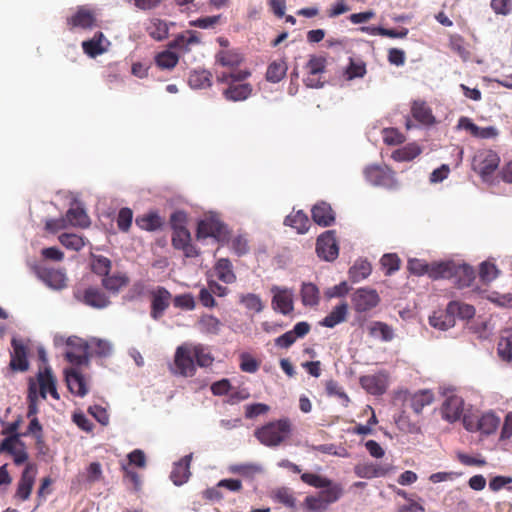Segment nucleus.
I'll use <instances>...</instances> for the list:
<instances>
[{"instance_id":"69168bd1","label":"nucleus","mask_w":512,"mask_h":512,"mask_svg":"<svg viewBox=\"0 0 512 512\" xmlns=\"http://www.w3.org/2000/svg\"><path fill=\"white\" fill-rule=\"evenodd\" d=\"M133 220V212L130 208H121L118 212L116 223L117 227L122 232H128Z\"/></svg>"},{"instance_id":"412c9836","label":"nucleus","mask_w":512,"mask_h":512,"mask_svg":"<svg viewBox=\"0 0 512 512\" xmlns=\"http://www.w3.org/2000/svg\"><path fill=\"white\" fill-rule=\"evenodd\" d=\"M13 351L11 352V359L9 366L13 371L25 372L29 368V361L27 358L28 350L22 341L15 338L11 341Z\"/></svg>"},{"instance_id":"2f4dec72","label":"nucleus","mask_w":512,"mask_h":512,"mask_svg":"<svg viewBox=\"0 0 512 512\" xmlns=\"http://www.w3.org/2000/svg\"><path fill=\"white\" fill-rule=\"evenodd\" d=\"M252 93V86L248 83L233 82L223 91V96L228 101L246 100Z\"/></svg>"},{"instance_id":"a211bd4d","label":"nucleus","mask_w":512,"mask_h":512,"mask_svg":"<svg viewBox=\"0 0 512 512\" xmlns=\"http://www.w3.org/2000/svg\"><path fill=\"white\" fill-rule=\"evenodd\" d=\"M311 330V325L306 321L298 322L292 330L277 337L274 342L279 348H290L299 338H304Z\"/></svg>"},{"instance_id":"de8ad7c7","label":"nucleus","mask_w":512,"mask_h":512,"mask_svg":"<svg viewBox=\"0 0 512 512\" xmlns=\"http://www.w3.org/2000/svg\"><path fill=\"white\" fill-rule=\"evenodd\" d=\"M368 331L370 336L380 338L385 342L391 341L394 337L393 329L388 324L381 321L372 322L368 327Z\"/></svg>"},{"instance_id":"79ce46f5","label":"nucleus","mask_w":512,"mask_h":512,"mask_svg":"<svg viewBox=\"0 0 512 512\" xmlns=\"http://www.w3.org/2000/svg\"><path fill=\"white\" fill-rule=\"evenodd\" d=\"M287 69V64L283 59L273 61L267 67L266 80L271 83L280 82L285 77Z\"/></svg>"},{"instance_id":"ddd939ff","label":"nucleus","mask_w":512,"mask_h":512,"mask_svg":"<svg viewBox=\"0 0 512 512\" xmlns=\"http://www.w3.org/2000/svg\"><path fill=\"white\" fill-rule=\"evenodd\" d=\"M353 308L356 312H367L380 303V297L375 289L359 288L351 298Z\"/></svg>"},{"instance_id":"338daca9","label":"nucleus","mask_w":512,"mask_h":512,"mask_svg":"<svg viewBox=\"0 0 512 512\" xmlns=\"http://www.w3.org/2000/svg\"><path fill=\"white\" fill-rule=\"evenodd\" d=\"M325 390L328 396H335L343 400L345 405H347L350 401L349 396L343 390V388L339 385V383L333 379L326 381Z\"/></svg>"},{"instance_id":"e433bc0d","label":"nucleus","mask_w":512,"mask_h":512,"mask_svg":"<svg viewBox=\"0 0 512 512\" xmlns=\"http://www.w3.org/2000/svg\"><path fill=\"white\" fill-rule=\"evenodd\" d=\"M324 488V490L319 491L317 494L328 509L331 504L337 502L342 497L343 487L341 484L330 480V485H326Z\"/></svg>"},{"instance_id":"72a5a7b5","label":"nucleus","mask_w":512,"mask_h":512,"mask_svg":"<svg viewBox=\"0 0 512 512\" xmlns=\"http://www.w3.org/2000/svg\"><path fill=\"white\" fill-rule=\"evenodd\" d=\"M284 225L294 228L299 234H304L308 231L310 222L307 214L298 210L286 216Z\"/></svg>"},{"instance_id":"774afa93","label":"nucleus","mask_w":512,"mask_h":512,"mask_svg":"<svg viewBox=\"0 0 512 512\" xmlns=\"http://www.w3.org/2000/svg\"><path fill=\"white\" fill-rule=\"evenodd\" d=\"M111 269V261L105 256H96L92 261V270L94 273L107 276Z\"/></svg>"},{"instance_id":"393cba45","label":"nucleus","mask_w":512,"mask_h":512,"mask_svg":"<svg viewBox=\"0 0 512 512\" xmlns=\"http://www.w3.org/2000/svg\"><path fill=\"white\" fill-rule=\"evenodd\" d=\"M37 380L40 388V395L42 398H46L47 393L58 400L60 398L57 389H56V378L52 373V369L50 367H45L44 370H39L37 374Z\"/></svg>"},{"instance_id":"c03bdc74","label":"nucleus","mask_w":512,"mask_h":512,"mask_svg":"<svg viewBox=\"0 0 512 512\" xmlns=\"http://www.w3.org/2000/svg\"><path fill=\"white\" fill-rule=\"evenodd\" d=\"M429 323L434 328L445 331L455 325V318L446 309L445 311L434 312L429 318Z\"/></svg>"},{"instance_id":"58836bf2","label":"nucleus","mask_w":512,"mask_h":512,"mask_svg":"<svg viewBox=\"0 0 512 512\" xmlns=\"http://www.w3.org/2000/svg\"><path fill=\"white\" fill-rule=\"evenodd\" d=\"M421 152V147L417 143L413 142L393 151L391 157L397 162H405L415 159L421 154Z\"/></svg>"},{"instance_id":"4be33fe9","label":"nucleus","mask_w":512,"mask_h":512,"mask_svg":"<svg viewBox=\"0 0 512 512\" xmlns=\"http://www.w3.org/2000/svg\"><path fill=\"white\" fill-rule=\"evenodd\" d=\"M464 400L457 395L448 396L442 404L441 415L446 421L453 423L463 416Z\"/></svg>"},{"instance_id":"2eb2a0df","label":"nucleus","mask_w":512,"mask_h":512,"mask_svg":"<svg viewBox=\"0 0 512 512\" xmlns=\"http://www.w3.org/2000/svg\"><path fill=\"white\" fill-rule=\"evenodd\" d=\"M20 435L8 436L0 443V453H9L16 465H21L28 460V453L24 448V443L19 440Z\"/></svg>"},{"instance_id":"bb28decb","label":"nucleus","mask_w":512,"mask_h":512,"mask_svg":"<svg viewBox=\"0 0 512 512\" xmlns=\"http://www.w3.org/2000/svg\"><path fill=\"white\" fill-rule=\"evenodd\" d=\"M458 128L469 131L473 137L481 139L494 138L498 135L495 127H479L468 117H461L458 121Z\"/></svg>"},{"instance_id":"603ef678","label":"nucleus","mask_w":512,"mask_h":512,"mask_svg":"<svg viewBox=\"0 0 512 512\" xmlns=\"http://www.w3.org/2000/svg\"><path fill=\"white\" fill-rule=\"evenodd\" d=\"M229 471L233 474L252 479L255 475L262 472V467L255 463H242L231 465Z\"/></svg>"},{"instance_id":"13d9d810","label":"nucleus","mask_w":512,"mask_h":512,"mask_svg":"<svg viewBox=\"0 0 512 512\" xmlns=\"http://www.w3.org/2000/svg\"><path fill=\"white\" fill-rule=\"evenodd\" d=\"M59 242L67 249L80 251L85 246V239L74 233H63L59 236Z\"/></svg>"},{"instance_id":"39448f33","label":"nucleus","mask_w":512,"mask_h":512,"mask_svg":"<svg viewBox=\"0 0 512 512\" xmlns=\"http://www.w3.org/2000/svg\"><path fill=\"white\" fill-rule=\"evenodd\" d=\"M327 59L321 55H310L305 65L304 84L309 88H321L324 85L323 74L326 72Z\"/></svg>"},{"instance_id":"6ab92c4d","label":"nucleus","mask_w":512,"mask_h":512,"mask_svg":"<svg viewBox=\"0 0 512 512\" xmlns=\"http://www.w3.org/2000/svg\"><path fill=\"white\" fill-rule=\"evenodd\" d=\"M172 246L182 250L187 258H194L200 254L199 249L191 242V234L188 229H179L172 233Z\"/></svg>"},{"instance_id":"423d86ee","label":"nucleus","mask_w":512,"mask_h":512,"mask_svg":"<svg viewBox=\"0 0 512 512\" xmlns=\"http://www.w3.org/2000/svg\"><path fill=\"white\" fill-rule=\"evenodd\" d=\"M364 175L366 180L374 186L388 189H395L397 187L395 173L386 165H370L365 168Z\"/></svg>"},{"instance_id":"f8f14e48","label":"nucleus","mask_w":512,"mask_h":512,"mask_svg":"<svg viewBox=\"0 0 512 512\" xmlns=\"http://www.w3.org/2000/svg\"><path fill=\"white\" fill-rule=\"evenodd\" d=\"M316 252L320 258L326 261H333L338 257L339 247L334 230L325 231L318 237Z\"/></svg>"},{"instance_id":"0e129e2a","label":"nucleus","mask_w":512,"mask_h":512,"mask_svg":"<svg viewBox=\"0 0 512 512\" xmlns=\"http://www.w3.org/2000/svg\"><path fill=\"white\" fill-rule=\"evenodd\" d=\"M251 73L248 70H238L231 73L223 72L217 76V81L226 83L228 86L233 82H242L246 80Z\"/></svg>"},{"instance_id":"bf43d9fd","label":"nucleus","mask_w":512,"mask_h":512,"mask_svg":"<svg viewBox=\"0 0 512 512\" xmlns=\"http://www.w3.org/2000/svg\"><path fill=\"white\" fill-rule=\"evenodd\" d=\"M380 264L385 269V275L390 276L400 269L401 260L396 253H387L381 257Z\"/></svg>"},{"instance_id":"3c124183","label":"nucleus","mask_w":512,"mask_h":512,"mask_svg":"<svg viewBox=\"0 0 512 512\" xmlns=\"http://www.w3.org/2000/svg\"><path fill=\"white\" fill-rule=\"evenodd\" d=\"M302 303L305 306H315L319 303V289L313 283H303L301 288Z\"/></svg>"},{"instance_id":"a18cd8bd","label":"nucleus","mask_w":512,"mask_h":512,"mask_svg":"<svg viewBox=\"0 0 512 512\" xmlns=\"http://www.w3.org/2000/svg\"><path fill=\"white\" fill-rule=\"evenodd\" d=\"M129 283V278L126 274L118 273L114 275H107L102 279L103 287L112 292L118 293L121 288L127 286Z\"/></svg>"},{"instance_id":"9d476101","label":"nucleus","mask_w":512,"mask_h":512,"mask_svg":"<svg viewBox=\"0 0 512 512\" xmlns=\"http://www.w3.org/2000/svg\"><path fill=\"white\" fill-rule=\"evenodd\" d=\"M36 276L49 288L62 290L67 287V276L64 269L34 266Z\"/></svg>"},{"instance_id":"680f3d73","label":"nucleus","mask_w":512,"mask_h":512,"mask_svg":"<svg viewBox=\"0 0 512 512\" xmlns=\"http://www.w3.org/2000/svg\"><path fill=\"white\" fill-rule=\"evenodd\" d=\"M366 64L363 61H354L350 58L349 65L345 69V77L347 80L355 78H363L366 74Z\"/></svg>"},{"instance_id":"f257e3e1","label":"nucleus","mask_w":512,"mask_h":512,"mask_svg":"<svg viewBox=\"0 0 512 512\" xmlns=\"http://www.w3.org/2000/svg\"><path fill=\"white\" fill-rule=\"evenodd\" d=\"M213 361L214 357L207 346L184 343L176 348L172 372L183 377H192L196 373L195 363L199 367H209Z\"/></svg>"},{"instance_id":"09e8293b","label":"nucleus","mask_w":512,"mask_h":512,"mask_svg":"<svg viewBox=\"0 0 512 512\" xmlns=\"http://www.w3.org/2000/svg\"><path fill=\"white\" fill-rule=\"evenodd\" d=\"M136 225L146 231H155L162 227L163 220L157 213H149L137 217Z\"/></svg>"},{"instance_id":"f704fd0d","label":"nucleus","mask_w":512,"mask_h":512,"mask_svg":"<svg viewBox=\"0 0 512 512\" xmlns=\"http://www.w3.org/2000/svg\"><path fill=\"white\" fill-rule=\"evenodd\" d=\"M214 270L218 279L223 283L232 284L236 281L233 265L228 258L218 259L214 265Z\"/></svg>"},{"instance_id":"c85d7f7f","label":"nucleus","mask_w":512,"mask_h":512,"mask_svg":"<svg viewBox=\"0 0 512 512\" xmlns=\"http://www.w3.org/2000/svg\"><path fill=\"white\" fill-rule=\"evenodd\" d=\"M192 460V454L184 456L177 463L174 464L170 478L172 482L180 486L186 483L191 475L190 463Z\"/></svg>"},{"instance_id":"8fccbe9b","label":"nucleus","mask_w":512,"mask_h":512,"mask_svg":"<svg viewBox=\"0 0 512 512\" xmlns=\"http://www.w3.org/2000/svg\"><path fill=\"white\" fill-rule=\"evenodd\" d=\"M222 323L220 320L209 314L202 315L198 320V327L202 333L216 335L219 333Z\"/></svg>"},{"instance_id":"f03ea898","label":"nucleus","mask_w":512,"mask_h":512,"mask_svg":"<svg viewBox=\"0 0 512 512\" xmlns=\"http://www.w3.org/2000/svg\"><path fill=\"white\" fill-rule=\"evenodd\" d=\"M292 433V423L289 418L268 422L257 428L254 436L263 445L267 447H277L284 443Z\"/></svg>"},{"instance_id":"f3484780","label":"nucleus","mask_w":512,"mask_h":512,"mask_svg":"<svg viewBox=\"0 0 512 512\" xmlns=\"http://www.w3.org/2000/svg\"><path fill=\"white\" fill-rule=\"evenodd\" d=\"M272 307L275 311H279L283 315L290 314L294 309L293 291L288 288L273 286Z\"/></svg>"},{"instance_id":"e2e57ef3","label":"nucleus","mask_w":512,"mask_h":512,"mask_svg":"<svg viewBox=\"0 0 512 512\" xmlns=\"http://www.w3.org/2000/svg\"><path fill=\"white\" fill-rule=\"evenodd\" d=\"M499 271L494 263L484 261L480 265L479 277L483 283H490L498 277Z\"/></svg>"},{"instance_id":"864d4df0","label":"nucleus","mask_w":512,"mask_h":512,"mask_svg":"<svg viewBox=\"0 0 512 512\" xmlns=\"http://www.w3.org/2000/svg\"><path fill=\"white\" fill-rule=\"evenodd\" d=\"M179 62V56L170 51L165 50L159 52L155 56V63L160 69L172 70Z\"/></svg>"},{"instance_id":"7c9ffc66","label":"nucleus","mask_w":512,"mask_h":512,"mask_svg":"<svg viewBox=\"0 0 512 512\" xmlns=\"http://www.w3.org/2000/svg\"><path fill=\"white\" fill-rule=\"evenodd\" d=\"M411 114L422 125H432L435 122L432 109L423 100H414L412 102Z\"/></svg>"},{"instance_id":"4468645a","label":"nucleus","mask_w":512,"mask_h":512,"mask_svg":"<svg viewBox=\"0 0 512 512\" xmlns=\"http://www.w3.org/2000/svg\"><path fill=\"white\" fill-rule=\"evenodd\" d=\"M389 375L386 371H380L373 375H364L359 379L361 387L369 394L379 396L388 388Z\"/></svg>"},{"instance_id":"a878e982","label":"nucleus","mask_w":512,"mask_h":512,"mask_svg":"<svg viewBox=\"0 0 512 512\" xmlns=\"http://www.w3.org/2000/svg\"><path fill=\"white\" fill-rule=\"evenodd\" d=\"M313 221L322 227L331 226L335 222V212L325 201L317 202L311 209Z\"/></svg>"},{"instance_id":"ea45409f","label":"nucleus","mask_w":512,"mask_h":512,"mask_svg":"<svg viewBox=\"0 0 512 512\" xmlns=\"http://www.w3.org/2000/svg\"><path fill=\"white\" fill-rule=\"evenodd\" d=\"M67 224L74 227L87 228L90 225V219L85 210L81 207L70 208L65 215Z\"/></svg>"},{"instance_id":"b1692460","label":"nucleus","mask_w":512,"mask_h":512,"mask_svg":"<svg viewBox=\"0 0 512 512\" xmlns=\"http://www.w3.org/2000/svg\"><path fill=\"white\" fill-rule=\"evenodd\" d=\"M274 502L285 506L290 512H300V505L293 490L289 487L281 486L273 489L270 494Z\"/></svg>"},{"instance_id":"1a4fd4ad","label":"nucleus","mask_w":512,"mask_h":512,"mask_svg":"<svg viewBox=\"0 0 512 512\" xmlns=\"http://www.w3.org/2000/svg\"><path fill=\"white\" fill-rule=\"evenodd\" d=\"M37 474V466L34 463H28L22 471L21 477L17 483L14 499L18 502H24L30 498L35 478Z\"/></svg>"},{"instance_id":"052dcab7","label":"nucleus","mask_w":512,"mask_h":512,"mask_svg":"<svg viewBox=\"0 0 512 512\" xmlns=\"http://www.w3.org/2000/svg\"><path fill=\"white\" fill-rule=\"evenodd\" d=\"M454 274L459 275V287H469L475 279V271L469 265H462L454 268Z\"/></svg>"},{"instance_id":"c756f323","label":"nucleus","mask_w":512,"mask_h":512,"mask_svg":"<svg viewBox=\"0 0 512 512\" xmlns=\"http://www.w3.org/2000/svg\"><path fill=\"white\" fill-rule=\"evenodd\" d=\"M434 401V394L430 390H420L405 399V402L416 414H421L424 407Z\"/></svg>"},{"instance_id":"37998d69","label":"nucleus","mask_w":512,"mask_h":512,"mask_svg":"<svg viewBox=\"0 0 512 512\" xmlns=\"http://www.w3.org/2000/svg\"><path fill=\"white\" fill-rule=\"evenodd\" d=\"M447 311L453 314V317L456 316L463 320H469L475 315V308L466 303H462L459 301H451L447 305Z\"/></svg>"},{"instance_id":"20e7f679","label":"nucleus","mask_w":512,"mask_h":512,"mask_svg":"<svg viewBox=\"0 0 512 512\" xmlns=\"http://www.w3.org/2000/svg\"><path fill=\"white\" fill-rule=\"evenodd\" d=\"M227 229L225 224L216 216H205L198 222L196 238L198 240L212 237L217 241H224L227 238Z\"/></svg>"},{"instance_id":"4c0bfd02","label":"nucleus","mask_w":512,"mask_h":512,"mask_svg":"<svg viewBox=\"0 0 512 512\" xmlns=\"http://www.w3.org/2000/svg\"><path fill=\"white\" fill-rule=\"evenodd\" d=\"M347 312V303H341L332 309V311L320 322V325L327 328H333L339 323L345 321Z\"/></svg>"},{"instance_id":"aec40b11","label":"nucleus","mask_w":512,"mask_h":512,"mask_svg":"<svg viewBox=\"0 0 512 512\" xmlns=\"http://www.w3.org/2000/svg\"><path fill=\"white\" fill-rule=\"evenodd\" d=\"M75 297L87 306L103 309L110 304L108 296L98 287L86 288L80 296L75 292Z\"/></svg>"},{"instance_id":"7ed1b4c3","label":"nucleus","mask_w":512,"mask_h":512,"mask_svg":"<svg viewBox=\"0 0 512 512\" xmlns=\"http://www.w3.org/2000/svg\"><path fill=\"white\" fill-rule=\"evenodd\" d=\"M500 157L491 149L477 151L472 159V169L478 173L483 180H487L499 167Z\"/></svg>"},{"instance_id":"5701e85b","label":"nucleus","mask_w":512,"mask_h":512,"mask_svg":"<svg viewBox=\"0 0 512 512\" xmlns=\"http://www.w3.org/2000/svg\"><path fill=\"white\" fill-rule=\"evenodd\" d=\"M109 45V40L101 31L96 32L91 39L85 40L81 44L84 53L91 58L107 52Z\"/></svg>"},{"instance_id":"0eeeda50","label":"nucleus","mask_w":512,"mask_h":512,"mask_svg":"<svg viewBox=\"0 0 512 512\" xmlns=\"http://www.w3.org/2000/svg\"><path fill=\"white\" fill-rule=\"evenodd\" d=\"M66 25L70 31L76 29L91 30L97 26L96 12L86 5L78 6L75 12L67 17Z\"/></svg>"},{"instance_id":"4d7b16f0","label":"nucleus","mask_w":512,"mask_h":512,"mask_svg":"<svg viewBox=\"0 0 512 512\" xmlns=\"http://www.w3.org/2000/svg\"><path fill=\"white\" fill-rule=\"evenodd\" d=\"M327 510L318 494L306 496L300 504V511L302 512H326Z\"/></svg>"},{"instance_id":"6e6552de","label":"nucleus","mask_w":512,"mask_h":512,"mask_svg":"<svg viewBox=\"0 0 512 512\" xmlns=\"http://www.w3.org/2000/svg\"><path fill=\"white\" fill-rule=\"evenodd\" d=\"M66 344L71 350L65 353L68 362L75 366L89 364V347L90 344L77 336H71L67 339Z\"/></svg>"},{"instance_id":"49530a36","label":"nucleus","mask_w":512,"mask_h":512,"mask_svg":"<svg viewBox=\"0 0 512 512\" xmlns=\"http://www.w3.org/2000/svg\"><path fill=\"white\" fill-rule=\"evenodd\" d=\"M454 268L455 266L450 262L429 264L427 275L432 279L450 278L454 275Z\"/></svg>"},{"instance_id":"5fc2aeb1","label":"nucleus","mask_w":512,"mask_h":512,"mask_svg":"<svg viewBox=\"0 0 512 512\" xmlns=\"http://www.w3.org/2000/svg\"><path fill=\"white\" fill-rule=\"evenodd\" d=\"M371 271L372 268L369 262L357 261L349 269V278L352 282L356 283L367 278L371 274Z\"/></svg>"},{"instance_id":"c9c22d12","label":"nucleus","mask_w":512,"mask_h":512,"mask_svg":"<svg viewBox=\"0 0 512 512\" xmlns=\"http://www.w3.org/2000/svg\"><path fill=\"white\" fill-rule=\"evenodd\" d=\"M498 356L505 362L512 361V328L504 329L498 341Z\"/></svg>"},{"instance_id":"9b49d317","label":"nucleus","mask_w":512,"mask_h":512,"mask_svg":"<svg viewBox=\"0 0 512 512\" xmlns=\"http://www.w3.org/2000/svg\"><path fill=\"white\" fill-rule=\"evenodd\" d=\"M151 300L150 316L159 320L170 305L171 293L162 286H157L148 291Z\"/></svg>"},{"instance_id":"cd10ccee","label":"nucleus","mask_w":512,"mask_h":512,"mask_svg":"<svg viewBox=\"0 0 512 512\" xmlns=\"http://www.w3.org/2000/svg\"><path fill=\"white\" fill-rule=\"evenodd\" d=\"M65 379L71 393L79 397H84L88 393L86 380L76 368L67 369Z\"/></svg>"},{"instance_id":"a19ab883","label":"nucleus","mask_w":512,"mask_h":512,"mask_svg":"<svg viewBox=\"0 0 512 512\" xmlns=\"http://www.w3.org/2000/svg\"><path fill=\"white\" fill-rule=\"evenodd\" d=\"M215 58L218 64L229 68L238 67L243 61L242 55L235 50H220Z\"/></svg>"},{"instance_id":"dca6fc26","label":"nucleus","mask_w":512,"mask_h":512,"mask_svg":"<svg viewBox=\"0 0 512 512\" xmlns=\"http://www.w3.org/2000/svg\"><path fill=\"white\" fill-rule=\"evenodd\" d=\"M463 424L468 431H481L483 434L490 435L496 431L500 424V419L494 413L483 414L476 423H473L467 416H463Z\"/></svg>"},{"instance_id":"473e14b6","label":"nucleus","mask_w":512,"mask_h":512,"mask_svg":"<svg viewBox=\"0 0 512 512\" xmlns=\"http://www.w3.org/2000/svg\"><path fill=\"white\" fill-rule=\"evenodd\" d=\"M148 35L155 41H162L168 37V24L159 18H151L145 25Z\"/></svg>"},{"instance_id":"6e6d98bb","label":"nucleus","mask_w":512,"mask_h":512,"mask_svg":"<svg viewBox=\"0 0 512 512\" xmlns=\"http://www.w3.org/2000/svg\"><path fill=\"white\" fill-rule=\"evenodd\" d=\"M211 74L206 70H194L190 73L188 83L192 88L202 89L211 85Z\"/></svg>"}]
</instances>
